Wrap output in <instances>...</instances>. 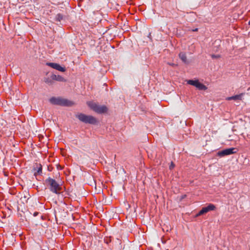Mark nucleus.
Returning <instances> with one entry per match:
<instances>
[{
    "label": "nucleus",
    "mask_w": 250,
    "mask_h": 250,
    "mask_svg": "<svg viewBox=\"0 0 250 250\" xmlns=\"http://www.w3.org/2000/svg\"><path fill=\"white\" fill-rule=\"evenodd\" d=\"M179 57L183 62H184L185 63H188L187 59V56L185 53L180 52L179 54Z\"/></svg>",
    "instance_id": "1a4fd4ad"
},
{
    "label": "nucleus",
    "mask_w": 250,
    "mask_h": 250,
    "mask_svg": "<svg viewBox=\"0 0 250 250\" xmlns=\"http://www.w3.org/2000/svg\"><path fill=\"white\" fill-rule=\"evenodd\" d=\"M51 79L53 80L57 81L58 82H65V79L62 76L59 75L53 74L51 76Z\"/></svg>",
    "instance_id": "6e6552de"
},
{
    "label": "nucleus",
    "mask_w": 250,
    "mask_h": 250,
    "mask_svg": "<svg viewBox=\"0 0 250 250\" xmlns=\"http://www.w3.org/2000/svg\"><path fill=\"white\" fill-rule=\"evenodd\" d=\"M242 94L236 95L231 97H229L227 98L228 100H240L242 98Z\"/></svg>",
    "instance_id": "9d476101"
},
{
    "label": "nucleus",
    "mask_w": 250,
    "mask_h": 250,
    "mask_svg": "<svg viewBox=\"0 0 250 250\" xmlns=\"http://www.w3.org/2000/svg\"><path fill=\"white\" fill-rule=\"evenodd\" d=\"M196 87L200 90H205L207 89L206 86L200 83L199 81L198 82Z\"/></svg>",
    "instance_id": "9b49d317"
},
{
    "label": "nucleus",
    "mask_w": 250,
    "mask_h": 250,
    "mask_svg": "<svg viewBox=\"0 0 250 250\" xmlns=\"http://www.w3.org/2000/svg\"><path fill=\"white\" fill-rule=\"evenodd\" d=\"M76 117L80 121L85 124L96 125L97 123V119L91 115H87L83 113H80L76 115Z\"/></svg>",
    "instance_id": "7ed1b4c3"
},
{
    "label": "nucleus",
    "mask_w": 250,
    "mask_h": 250,
    "mask_svg": "<svg viewBox=\"0 0 250 250\" xmlns=\"http://www.w3.org/2000/svg\"><path fill=\"white\" fill-rule=\"evenodd\" d=\"M248 24H249V25H250V21H249Z\"/></svg>",
    "instance_id": "4be33fe9"
},
{
    "label": "nucleus",
    "mask_w": 250,
    "mask_h": 250,
    "mask_svg": "<svg viewBox=\"0 0 250 250\" xmlns=\"http://www.w3.org/2000/svg\"><path fill=\"white\" fill-rule=\"evenodd\" d=\"M220 55H211V58L212 59H217V58H219L220 57Z\"/></svg>",
    "instance_id": "f3484780"
},
{
    "label": "nucleus",
    "mask_w": 250,
    "mask_h": 250,
    "mask_svg": "<svg viewBox=\"0 0 250 250\" xmlns=\"http://www.w3.org/2000/svg\"><path fill=\"white\" fill-rule=\"evenodd\" d=\"M63 15L60 13L56 15L55 17V20L56 21H61L63 19Z\"/></svg>",
    "instance_id": "2eb2a0df"
},
{
    "label": "nucleus",
    "mask_w": 250,
    "mask_h": 250,
    "mask_svg": "<svg viewBox=\"0 0 250 250\" xmlns=\"http://www.w3.org/2000/svg\"><path fill=\"white\" fill-rule=\"evenodd\" d=\"M198 28H195V29H193V31H194V32L197 31H198Z\"/></svg>",
    "instance_id": "412c9836"
},
{
    "label": "nucleus",
    "mask_w": 250,
    "mask_h": 250,
    "mask_svg": "<svg viewBox=\"0 0 250 250\" xmlns=\"http://www.w3.org/2000/svg\"><path fill=\"white\" fill-rule=\"evenodd\" d=\"M208 211L206 207L202 208L199 211L197 216L203 215L207 213Z\"/></svg>",
    "instance_id": "ddd939ff"
},
{
    "label": "nucleus",
    "mask_w": 250,
    "mask_h": 250,
    "mask_svg": "<svg viewBox=\"0 0 250 250\" xmlns=\"http://www.w3.org/2000/svg\"><path fill=\"white\" fill-rule=\"evenodd\" d=\"M236 153V148L234 147L229 148L219 151L217 155L218 156L222 157L225 156L231 155Z\"/></svg>",
    "instance_id": "39448f33"
},
{
    "label": "nucleus",
    "mask_w": 250,
    "mask_h": 250,
    "mask_svg": "<svg viewBox=\"0 0 250 250\" xmlns=\"http://www.w3.org/2000/svg\"><path fill=\"white\" fill-rule=\"evenodd\" d=\"M167 64L171 66L175 67L177 66V64L172 63V62H168Z\"/></svg>",
    "instance_id": "a211bd4d"
},
{
    "label": "nucleus",
    "mask_w": 250,
    "mask_h": 250,
    "mask_svg": "<svg viewBox=\"0 0 250 250\" xmlns=\"http://www.w3.org/2000/svg\"><path fill=\"white\" fill-rule=\"evenodd\" d=\"M45 184L51 192L56 194H59L62 190L61 185L56 180L50 177L45 181Z\"/></svg>",
    "instance_id": "f257e3e1"
},
{
    "label": "nucleus",
    "mask_w": 250,
    "mask_h": 250,
    "mask_svg": "<svg viewBox=\"0 0 250 250\" xmlns=\"http://www.w3.org/2000/svg\"><path fill=\"white\" fill-rule=\"evenodd\" d=\"M174 166L175 165H174V163L172 162L171 163L170 165L169 166V169H172L174 167Z\"/></svg>",
    "instance_id": "6ab92c4d"
},
{
    "label": "nucleus",
    "mask_w": 250,
    "mask_h": 250,
    "mask_svg": "<svg viewBox=\"0 0 250 250\" xmlns=\"http://www.w3.org/2000/svg\"><path fill=\"white\" fill-rule=\"evenodd\" d=\"M45 82H46V83H49V81H46Z\"/></svg>",
    "instance_id": "5701e85b"
},
{
    "label": "nucleus",
    "mask_w": 250,
    "mask_h": 250,
    "mask_svg": "<svg viewBox=\"0 0 250 250\" xmlns=\"http://www.w3.org/2000/svg\"><path fill=\"white\" fill-rule=\"evenodd\" d=\"M39 213L38 212L36 211L33 213V216L36 217L39 214Z\"/></svg>",
    "instance_id": "aec40b11"
},
{
    "label": "nucleus",
    "mask_w": 250,
    "mask_h": 250,
    "mask_svg": "<svg viewBox=\"0 0 250 250\" xmlns=\"http://www.w3.org/2000/svg\"><path fill=\"white\" fill-rule=\"evenodd\" d=\"M199 81L198 80H189L187 81V83L190 84L191 85H193L196 87V85Z\"/></svg>",
    "instance_id": "f8f14e48"
},
{
    "label": "nucleus",
    "mask_w": 250,
    "mask_h": 250,
    "mask_svg": "<svg viewBox=\"0 0 250 250\" xmlns=\"http://www.w3.org/2000/svg\"><path fill=\"white\" fill-rule=\"evenodd\" d=\"M104 242H105V243H106V244H109V243H110V242H111V238L110 237V238H104Z\"/></svg>",
    "instance_id": "dca6fc26"
},
{
    "label": "nucleus",
    "mask_w": 250,
    "mask_h": 250,
    "mask_svg": "<svg viewBox=\"0 0 250 250\" xmlns=\"http://www.w3.org/2000/svg\"><path fill=\"white\" fill-rule=\"evenodd\" d=\"M49 101L52 104L62 106H71L73 104L72 101L61 97H52L49 99Z\"/></svg>",
    "instance_id": "f03ea898"
},
{
    "label": "nucleus",
    "mask_w": 250,
    "mask_h": 250,
    "mask_svg": "<svg viewBox=\"0 0 250 250\" xmlns=\"http://www.w3.org/2000/svg\"><path fill=\"white\" fill-rule=\"evenodd\" d=\"M46 65L61 72H64L65 71V67L61 66L59 64L57 63L47 62Z\"/></svg>",
    "instance_id": "423d86ee"
},
{
    "label": "nucleus",
    "mask_w": 250,
    "mask_h": 250,
    "mask_svg": "<svg viewBox=\"0 0 250 250\" xmlns=\"http://www.w3.org/2000/svg\"><path fill=\"white\" fill-rule=\"evenodd\" d=\"M36 166L34 167L33 170L35 171L34 175L37 176L38 175H41L42 173V166L41 164H36Z\"/></svg>",
    "instance_id": "0eeeda50"
},
{
    "label": "nucleus",
    "mask_w": 250,
    "mask_h": 250,
    "mask_svg": "<svg viewBox=\"0 0 250 250\" xmlns=\"http://www.w3.org/2000/svg\"><path fill=\"white\" fill-rule=\"evenodd\" d=\"M87 104L91 109L98 113H104L107 111V108L105 105H99L92 102H87Z\"/></svg>",
    "instance_id": "20e7f679"
},
{
    "label": "nucleus",
    "mask_w": 250,
    "mask_h": 250,
    "mask_svg": "<svg viewBox=\"0 0 250 250\" xmlns=\"http://www.w3.org/2000/svg\"><path fill=\"white\" fill-rule=\"evenodd\" d=\"M206 207L208 212L211 210H213L215 208V206L212 204H209L208 206H207Z\"/></svg>",
    "instance_id": "4468645a"
}]
</instances>
